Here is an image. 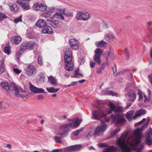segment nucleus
I'll list each match as a JSON object with an SVG mask.
<instances>
[{
  "label": "nucleus",
  "instance_id": "obj_1",
  "mask_svg": "<svg viewBox=\"0 0 152 152\" xmlns=\"http://www.w3.org/2000/svg\"><path fill=\"white\" fill-rule=\"evenodd\" d=\"M98 110H93L92 112V117L94 120H99L102 118H104L106 115L110 114L113 111L110 109L105 108L102 105L97 107Z\"/></svg>",
  "mask_w": 152,
  "mask_h": 152
},
{
  "label": "nucleus",
  "instance_id": "obj_2",
  "mask_svg": "<svg viewBox=\"0 0 152 152\" xmlns=\"http://www.w3.org/2000/svg\"><path fill=\"white\" fill-rule=\"evenodd\" d=\"M140 130H142V129H136L134 132L135 136L134 140L129 143V145L137 152H141L143 148L142 145L139 146H137L140 143V140L142 137V134L140 132Z\"/></svg>",
  "mask_w": 152,
  "mask_h": 152
},
{
  "label": "nucleus",
  "instance_id": "obj_3",
  "mask_svg": "<svg viewBox=\"0 0 152 152\" xmlns=\"http://www.w3.org/2000/svg\"><path fill=\"white\" fill-rule=\"evenodd\" d=\"M126 135L123 133L116 141L117 146L121 149L122 152H131L132 149L126 144Z\"/></svg>",
  "mask_w": 152,
  "mask_h": 152
},
{
  "label": "nucleus",
  "instance_id": "obj_4",
  "mask_svg": "<svg viewBox=\"0 0 152 152\" xmlns=\"http://www.w3.org/2000/svg\"><path fill=\"white\" fill-rule=\"evenodd\" d=\"M72 51L69 49L65 52L64 56L65 64V68L68 71H72L73 69L74 64L72 61Z\"/></svg>",
  "mask_w": 152,
  "mask_h": 152
},
{
  "label": "nucleus",
  "instance_id": "obj_5",
  "mask_svg": "<svg viewBox=\"0 0 152 152\" xmlns=\"http://www.w3.org/2000/svg\"><path fill=\"white\" fill-rule=\"evenodd\" d=\"M82 121V120H79L78 118L76 120L72 123H68L63 125L60 126V130L65 132H68L69 131V127H76L79 126Z\"/></svg>",
  "mask_w": 152,
  "mask_h": 152
},
{
  "label": "nucleus",
  "instance_id": "obj_6",
  "mask_svg": "<svg viewBox=\"0 0 152 152\" xmlns=\"http://www.w3.org/2000/svg\"><path fill=\"white\" fill-rule=\"evenodd\" d=\"M107 126V125L105 124L104 122H102L101 125L97 126L95 130L94 134L95 137L99 136L103 134L106 129Z\"/></svg>",
  "mask_w": 152,
  "mask_h": 152
},
{
  "label": "nucleus",
  "instance_id": "obj_7",
  "mask_svg": "<svg viewBox=\"0 0 152 152\" xmlns=\"http://www.w3.org/2000/svg\"><path fill=\"white\" fill-rule=\"evenodd\" d=\"M111 118L113 122L117 125H121L124 124L126 121V119L124 117L120 114L117 115H111Z\"/></svg>",
  "mask_w": 152,
  "mask_h": 152
},
{
  "label": "nucleus",
  "instance_id": "obj_8",
  "mask_svg": "<svg viewBox=\"0 0 152 152\" xmlns=\"http://www.w3.org/2000/svg\"><path fill=\"white\" fill-rule=\"evenodd\" d=\"M32 8L34 10L43 12L47 9V6L44 4L36 3L34 4Z\"/></svg>",
  "mask_w": 152,
  "mask_h": 152
},
{
  "label": "nucleus",
  "instance_id": "obj_9",
  "mask_svg": "<svg viewBox=\"0 0 152 152\" xmlns=\"http://www.w3.org/2000/svg\"><path fill=\"white\" fill-rule=\"evenodd\" d=\"M68 132H65L62 131V130H60V127L59 128V131L58 133V135H60V137L56 136L54 137V140L56 142L61 143L62 142L61 138L62 137H65L67 136V133Z\"/></svg>",
  "mask_w": 152,
  "mask_h": 152
},
{
  "label": "nucleus",
  "instance_id": "obj_10",
  "mask_svg": "<svg viewBox=\"0 0 152 152\" xmlns=\"http://www.w3.org/2000/svg\"><path fill=\"white\" fill-rule=\"evenodd\" d=\"M81 144H77L67 147L64 148V152H73L79 151L82 148Z\"/></svg>",
  "mask_w": 152,
  "mask_h": 152
},
{
  "label": "nucleus",
  "instance_id": "obj_11",
  "mask_svg": "<svg viewBox=\"0 0 152 152\" xmlns=\"http://www.w3.org/2000/svg\"><path fill=\"white\" fill-rule=\"evenodd\" d=\"M126 96L128 101L132 102H133L136 98V94L135 91L132 89H130L129 91L126 95Z\"/></svg>",
  "mask_w": 152,
  "mask_h": 152
},
{
  "label": "nucleus",
  "instance_id": "obj_12",
  "mask_svg": "<svg viewBox=\"0 0 152 152\" xmlns=\"http://www.w3.org/2000/svg\"><path fill=\"white\" fill-rule=\"evenodd\" d=\"M29 88L30 90L34 93H45L43 89L37 87L31 83H30Z\"/></svg>",
  "mask_w": 152,
  "mask_h": 152
},
{
  "label": "nucleus",
  "instance_id": "obj_13",
  "mask_svg": "<svg viewBox=\"0 0 152 152\" xmlns=\"http://www.w3.org/2000/svg\"><path fill=\"white\" fill-rule=\"evenodd\" d=\"M95 56L94 58V61L97 63L99 65L100 64V56L102 53L101 49L99 48H97L96 49L95 51Z\"/></svg>",
  "mask_w": 152,
  "mask_h": 152
},
{
  "label": "nucleus",
  "instance_id": "obj_14",
  "mask_svg": "<svg viewBox=\"0 0 152 152\" xmlns=\"http://www.w3.org/2000/svg\"><path fill=\"white\" fill-rule=\"evenodd\" d=\"M25 72L27 75L31 76L32 75L34 72L36 71V68L31 65H29L25 70Z\"/></svg>",
  "mask_w": 152,
  "mask_h": 152
},
{
  "label": "nucleus",
  "instance_id": "obj_15",
  "mask_svg": "<svg viewBox=\"0 0 152 152\" xmlns=\"http://www.w3.org/2000/svg\"><path fill=\"white\" fill-rule=\"evenodd\" d=\"M1 86L7 93H9L11 90L12 84L8 82H3L0 84Z\"/></svg>",
  "mask_w": 152,
  "mask_h": 152
},
{
  "label": "nucleus",
  "instance_id": "obj_16",
  "mask_svg": "<svg viewBox=\"0 0 152 152\" xmlns=\"http://www.w3.org/2000/svg\"><path fill=\"white\" fill-rule=\"evenodd\" d=\"M70 46L74 49H77L78 47V40L72 39H70L69 41Z\"/></svg>",
  "mask_w": 152,
  "mask_h": 152
},
{
  "label": "nucleus",
  "instance_id": "obj_17",
  "mask_svg": "<svg viewBox=\"0 0 152 152\" xmlns=\"http://www.w3.org/2000/svg\"><path fill=\"white\" fill-rule=\"evenodd\" d=\"M10 91H12L15 96H17L19 95V91L18 87L13 83H12Z\"/></svg>",
  "mask_w": 152,
  "mask_h": 152
},
{
  "label": "nucleus",
  "instance_id": "obj_18",
  "mask_svg": "<svg viewBox=\"0 0 152 152\" xmlns=\"http://www.w3.org/2000/svg\"><path fill=\"white\" fill-rule=\"evenodd\" d=\"M16 3L20 6L23 10H28L30 9V5L28 3H23L19 1H17Z\"/></svg>",
  "mask_w": 152,
  "mask_h": 152
},
{
  "label": "nucleus",
  "instance_id": "obj_19",
  "mask_svg": "<svg viewBox=\"0 0 152 152\" xmlns=\"http://www.w3.org/2000/svg\"><path fill=\"white\" fill-rule=\"evenodd\" d=\"M47 24L45 21L42 19H40L36 23V26L38 28L44 27Z\"/></svg>",
  "mask_w": 152,
  "mask_h": 152
},
{
  "label": "nucleus",
  "instance_id": "obj_20",
  "mask_svg": "<svg viewBox=\"0 0 152 152\" xmlns=\"http://www.w3.org/2000/svg\"><path fill=\"white\" fill-rule=\"evenodd\" d=\"M53 31V29L50 26H46L42 30L43 33L47 34H51L52 33Z\"/></svg>",
  "mask_w": 152,
  "mask_h": 152
},
{
  "label": "nucleus",
  "instance_id": "obj_21",
  "mask_svg": "<svg viewBox=\"0 0 152 152\" xmlns=\"http://www.w3.org/2000/svg\"><path fill=\"white\" fill-rule=\"evenodd\" d=\"M51 25L53 28H57L60 26L59 22L58 20H52L50 22Z\"/></svg>",
  "mask_w": 152,
  "mask_h": 152
},
{
  "label": "nucleus",
  "instance_id": "obj_22",
  "mask_svg": "<svg viewBox=\"0 0 152 152\" xmlns=\"http://www.w3.org/2000/svg\"><path fill=\"white\" fill-rule=\"evenodd\" d=\"M13 42L15 44L18 45L21 41L22 39L19 36H15L12 37Z\"/></svg>",
  "mask_w": 152,
  "mask_h": 152
},
{
  "label": "nucleus",
  "instance_id": "obj_23",
  "mask_svg": "<svg viewBox=\"0 0 152 152\" xmlns=\"http://www.w3.org/2000/svg\"><path fill=\"white\" fill-rule=\"evenodd\" d=\"M134 113L133 110H131L126 113V114L125 116L126 117L127 119L129 121H131L132 120V117L133 114Z\"/></svg>",
  "mask_w": 152,
  "mask_h": 152
},
{
  "label": "nucleus",
  "instance_id": "obj_24",
  "mask_svg": "<svg viewBox=\"0 0 152 152\" xmlns=\"http://www.w3.org/2000/svg\"><path fill=\"white\" fill-rule=\"evenodd\" d=\"M105 39L107 41L110 42L115 39V37L113 34H108L106 35Z\"/></svg>",
  "mask_w": 152,
  "mask_h": 152
},
{
  "label": "nucleus",
  "instance_id": "obj_25",
  "mask_svg": "<svg viewBox=\"0 0 152 152\" xmlns=\"http://www.w3.org/2000/svg\"><path fill=\"white\" fill-rule=\"evenodd\" d=\"M9 6L10 10L12 12H16L18 10V8L16 4H14L11 5H9Z\"/></svg>",
  "mask_w": 152,
  "mask_h": 152
},
{
  "label": "nucleus",
  "instance_id": "obj_26",
  "mask_svg": "<svg viewBox=\"0 0 152 152\" xmlns=\"http://www.w3.org/2000/svg\"><path fill=\"white\" fill-rule=\"evenodd\" d=\"M48 81L53 86H55L57 84L55 78L52 76L48 77Z\"/></svg>",
  "mask_w": 152,
  "mask_h": 152
},
{
  "label": "nucleus",
  "instance_id": "obj_27",
  "mask_svg": "<svg viewBox=\"0 0 152 152\" xmlns=\"http://www.w3.org/2000/svg\"><path fill=\"white\" fill-rule=\"evenodd\" d=\"M46 89L48 92L50 93L57 92L60 89L59 88H56L53 87H51L49 88L46 87Z\"/></svg>",
  "mask_w": 152,
  "mask_h": 152
},
{
  "label": "nucleus",
  "instance_id": "obj_28",
  "mask_svg": "<svg viewBox=\"0 0 152 152\" xmlns=\"http://www.w3.org/2000/svg\"><path fill=\"white\" fill-rule=\"evenodd\" d=\"M145 143L147 145H151L152 144V137L148 134V136L145 137Z\"/></svg>",
  "mask_w": 152,
  "mask_h": 152
},
{
  "label": "nucleus",
  "instance_id": "obj_29",
  "mask_svg": "<svg viewBox=\"0 0 152 152\" xmlns=\"http://www.w3.org/2000/svg\"><path fill=\"white\" fill-rule=\"evenodd\" d=\"M90 14L87 12H83L82 17V20L86 21L88 20L90 18Z\"/></svg>",
  "mask_w": 152,
  "mask_h": 152
},
{
  "label": "nucleus",
  "instance_id": "obj_30",
  "mask_svg": "<svg viewBox=\"0 0 152 152\" xmlns=\"http://www.w3.org/2000/svg\"><path fill=\"white\" fill-rule=\"evenodd\" d=\"M4 64L3 61H0V74H2L5 71Z\"/></svg>",
  "mask_w": 152,
  "mask_h": 152
},
{
  "label": "nucleus",
  "instance_id": "obj_31",
  "mask_svg": "<svg viewBox=\"0 0 152 152\" xmlns=\"http://www.w3.org/2000/svg\"><path fill=\"white\" fill-rule=\"evenodd\" d=\"M83 12L81 11L77 12L76 18L78 20H82Z\"/></svg>",
  "mask_w": 152,
  "mask_h": 152
},
{
  "label": "nucleus",
  "instance_id": "obj_32",
  "mask_svg": "<svg viewBox=\"0 0 152 152\" xmlns=\"http://www.w3.org/2000/svg\"><path fill=\"white\" fill-rule=\"evenodd\" d=\"M53 17L54 18L61 19L64 20V16L62 14L60 13H56L53 15Z\"/></svg>",
  "mask_w": 152,
  "mask_h": 152
},
{
  "label": "nucleus",
  "instance_id": "obj_33",
  "mask_svg": "<svg viewBox=\"0 0 152 152\" xmlns=\"http://www.w3.org/2000/svg\"><path fill=\"white\" fill-rule=\"evenodd\" d=\"M35 44V42L32 41L27 42L28 49L32 50L33 47L34 45Z\"/></svg>",
  "mask_w": 152,
  "mask_h": 152
},
{
  "label": "nucleus",
  "instance_id": "obj_34",
  "mask_svg": "<svg viewBox=\"0 0 152 152\" xmlns=\"http://www.w3.org/2000/svg\"><path fill=\"white\" fill-rule=\"evenodd\" d=\"M27 44V42H23L20 47V50L22 51L23 50H28Z\"/></svg>",
  "mask_w": 152,
  "mask_h": 152
},
{
  "label": "nucleus",
  "instance_id": "obj_35",
  "mask_svg": "<svg viewBox=\"0 0 152 152\" xmlns=\"http://www.w3.org/2000/svg\"><path fill=\"white\" fill-rule=\"evenodd\" d=\"M106 43L103 41H101L96 42V45L98 47L103 48L104 47Z\"/></svg>",
  "mask_w": 152,
  "mask_h": 152
},
{
  "label": "nucleus",
  "instance_id": "obj_36",
  "mask_svg": "<svg viewBox=\"0 0 152 152\" xmlns=\"http://www.w3.org/2000/svg\"><path fill=\"white\" fill-rule=\"evenodd\" d=\"M123 110L122 108L120 106H118L115 110V115L120 114L119 113L122 112Z\"/></svg>",
  "mask_w": 152,
  "mask_h": 152
},
{
  "label": "nucleus",
  "instance_id": "obj_37",
  "mask_svg": "<svg viewBox=\"0 0 152 152\" xmlns=\"http://www.w3.org/2000/svg\"><path fill=\"white\" fill-rule=\"evenodd\" d=\"M79 70H77L75 71L74 77L75 78H80L83 77V75L79 73Z\"/></svg>",
  "mask_w": 152,
  "mask_h": 152
},
{
  "label": "nucleus",
  "instance_id": "obj_38",
  "mask_svg": "<svg viewBox=\"0 0 152 152\" xmlns=\"http://www.w3.org/2000/svg\"><path fill=\"white\" fill-rule=\"evenodd\" d=\"M104 94L106 95H111L112 96H115L117 94L113 91L109 90H106L104 92Z\"/></svg>",
  "mask_w": 152,
  "mask_h": 152
},
{
  "label": "nucleus",
  "instance_id": "obj_39",
  "mask_svg": "<svg viewBox=\"0 0 152 152\" xmlns=\"http://www.w3.org/2000/svg\"><path fill=\"white\" fill-rule=\"evenodd\" d=\"M7 16L4 14L0 12V22H1L5 18H7Z\"/></svg>",
  "mask_w": 152,
  "mask_h": 152
},
{
  "label": "nucleus",
  "instance_id": "obj_40",
  "mask_svg": "<svg viewBox=\"0 0 152 152\" xmlns=\"http://www.w3.org/2000/svg\"><path fill=\"white\" fill-rule=\"evenodd\" d=\"M147 120L148 121V123H146L145 124H144L143 125H142V126L141 128L139 129H142V130H140V132L141 134V132L142 131L144 128H146L147 126H148V123H149V117H148V118H147Z\"/></svg>",
  "mask_w": 152,
  "mask_h": 152
},
{
  "label": "nucleus",
  "instance_id": "obj_41",
  "mask_svg": "<svg viewBox=\"0 0 152 152\" xmlns=\"http://www.w3.org/2000/svg\"><path fill=\"white\" fill-rule=\"evenodd\" d=\"M50 15V14L48 11H45L42 13L41 16L45 18H48Z\"/></svg>",
  "mask_w": 152,
  "mask_h": 152
},
{
  "label": "nucleus",
  "instance_id": "obj_42",
  "mask_svg": "<svg viewBox=\"0 0 152 152\" xmlns=\"http://www.w3.org/2000/svg\"><path fill=\"white\" fill-rule=\"evenodd\" d=\"M138 114V116H141L142 115H144L146 113V111L145 110L141 109L139 110L137 112Z\"/></svg>",
  "mask_w": 152,
  "mask_h": 152
},
{
  "label": "nucleus",
  "instance_id": "obj_43",
  "mask_svg": "<svg viewBox=\"0 0 152 152\" xmlns=\"http://www.w3.org/2000/svg\"><path fill=\"white\" fill-rule=\"evenodd\" d=\"M83 128H81L76 130L75 131L73 132V134L75 136H77L78 135L80 132L82 131Z\"/></svg>",
  "mask_w": 152,
  "mask_h": 152
},
{
  "label": "nucleus",
  "instance_id": "obj_44",
  "mask_svg": "<svg viewBox=\"0 0 152 152\" xmlns=\"http://www.w3.org/2000/svg\"><path fill=\"white\" fill-rule=\"evenodd\" d=\"M130 71V70L129 69H125L124 70H123L121 72H118L116 75V76H117L118 75H123V74L125 73V72H126L128 71V72H129Z\"/></svg>",
  "mask_w": 152,
  "mask_h": 152
},
{
  "label": "nucleus",
  "instance_id": "obj_45",
  "mask_svg": "<svg viewBox=\"0 0 152 152\" xmlns=\"http://www.w3.org/2000/svg\"><path fill=\"white\" fill-rule=\"evenodd\" d=\"M64 15L66 17H72L73 16V13L72 12H66L64 13Z\"/></svg>",
  "mask_w": 152,
  "mask_h": 152
},
{
  "label": "nucleus",
  "instance_id": "obj_46",
  "mask_svg": "<svg viewBox=\"0 0 152 152\" xmlns=\"http://www.w3.org/2000/svg\"><path fill=\"white\" fill-rule=\"evenodd\" d=\"M4 52L7 54L9 55L10 54V48L9 47L6 46L5 47L4 49Z\"/></svg>",
  "mask_w": 152,
  "mask_h": 152
},
{
  "label": "nucleus",
  "instance_id": "obj_47",
  "mask_svg": "<svg viewBox=\"0 0 152 152\" xmlns=\"http://www.w3.org/2000/svg\"><path fill=\"white\" fill-rule=\"evenodd\" d=\"M21 53L19 51L17 52L16 53V59L17 60V61L18 62H19L20 60V55L21 54Z\"/></svg>",
  "mask_w": 152,
  "mask_h": 152
},
{
  "label": "nucleus",
  "instance_id": "obj_48",
  "mask_svg": "<svg viewBox=\"0 0 152 152\" xmlns=\"http://www.w3.org/2000/svg\"><path fill=\"white\" fill-rule=\"evenodd\" d=\"M37 61L38 64L40 65H42L43 64L42 60V57L39 55L38 56L37 58Z\"/></svg>",
  "mask_w": 152,
  "mask_h": 152
},
{
  "label": "nucleus",
  "instance_id": "obj_49",
  "mask_svg": "<svg viewBox=\"0 0 152 152\" xmlns=\"http://www.w3.org/2000/svg\"><path fill=\"white\" fill-rule=\"evenodd\" d=\"M138 94L139 96L138 99L139 100L141 101L143 99V96L142 94V92L140 90H138Z\"/></svg>",
  "mask_w": 152,
  "mask_h": 152
},
{
  "label": "nucleus",
  "instance_id": "obj_50",
  "mask_svg": "<svg viewBox=\"0 0 152 152\" xmlns=\"http://www.w3.org/2000/svg\"><path fill=\"white\" fill-rule=\"evenodd\" d=\"M22 21V16H20L18 18H15L14 20V22L17 23L19 22Z\"/></svg>",
  "mask_w": 152,
  "mask_h": 152
},
{
  "label": "nucleus",
  "instance_id": "obj_51",
  "mask_svg": "<svg viewBox=\"0 0 152 152\" xmlns=\"http://www.w3.org/2000/svg\"><path fill=\"white\" fill-rule=\"evenodd\" d=\"M120 129L119 128L116 129L115 130L111 132V136L114 135L120 131Z\"/></svg>",
  "mask_w": 152,
  "mask_h": 152
},
{
  "label": "nucleus",
  "instance_id": "obj_52",
  "mask_svg": "<svg viewBox=\"0 0 152 152\" xmlns=\"http://www.w3.org/2000/svg\"><path fill=\"white\" fill-rule=\"evenodd\" d=\"M98 146L99 147H109L107 144L104 143H99L98 144Z\"/></svg>",
  "mask_w": 152,
  "mask_h": 152
},
{
  "label": "nucleus",
  "instance_id": "obj_53",
  "mask_svg": "<svg viewBox=\"0 0 152 152\" xmlns=\"http://www.w3.org/2000/svg\"><path fill=\"white\" fill-rule=\"evenodd\" d=\"M110 52H109L108 53L107 55L112 60H115V58L113 54H111L110 55Z\"/></svg>",
  "mask_w": 152,
  "mask_h": 152
},
{
  "label": "nucleus",
  "instance_id": "obj_54",
  "mask_svg": "<svg viewBox=\"0 0 152 152\" xmlns=\"http://www.w3.org/2000/svg\"><path fill=\"white\" fill-rule=\"evenodd\" d=\"M109 106L110 109H111L113 111H115V106L114 104L110 103L109 104Z\"/></svg>",
  "mask_w": 152,
  "mask_h": 152
},
{
  "label": "nucleus",
  "instance_id": "obj_55",
  "mask_svg": "<svg viewBox=\"0 0 152 152\" xmlns=\"http://www.w3.org/2000/svg\"><path fill=\"white\" fill-rule=\"evenodd\" d=\"M56 10L57 11H59L61 13V14H63L64 15V13H65V9H56Z\"/></svg>",
  "mask_w": 152,
  "mask_h": 152
},
{
  "label": "nucleus",
  "instance_id": "obj_56",
  "mask_svg": "<svg viewBox=\"0 0 152 152\" xmlns=\"http://www.w3.org/2000/svg\"><path fill=\"white\" fill-rule=\"evenodd\" d=\"M113 74L115 73L117 71V68L116 64H114V66L112 68Z\"/></svg>",
  "mask_w": 152,
  "mask_h": 152
},
{
  "label": "nucleus",
  "instance_id": "obj_57",
  "mask_svg": "<svg viewBox=\"0 0 152 152\" xmlns=\"http://www.w3.org/2000/svg\"><path fill=\"white\" fill-rule=\"evenodd\" d=\"M55 8L53 7H50L48 8V12L50 13L53 12V11L55 10Z\"/></svg>",
  "mask_w": 152,
  "mask_h": 152
},
{
  "label": "nucleus",
  "instance_id": "obj_58",
  "mask_svg": "<svg viewBox=\"0 0 152 152\" xmlns=\"http://www.w3.org/2000/svg\"><path fill=\"white\" fill-rule=\"evenodd\" d=\"M63 150L62 149H55L53 150L51 152H62Z\"/></svg>",
  "mask_w": 152,
  "mask_h": 152
},
{
  "label": "nucleus",
  "instance_id": "obj_59",
  "mask_svg": "<svg viewBox=\"0 0 152 152\" xmlns=\"http://www.w3.org/2000/svg\"><path fill=\"white\" fill-rule=\"evenodd\" d=\"M96 63L95 62L90 61V66L91 68H94V66Z\"/></svg>",
  "mask_w": 152,
  "mask_h": 152
},
{
  "label": "nucleus",
  "instance_id": "obj_60",
  "mask_svg": "<svg viewBox=\"0 0 152 152\" xmlns=\"http://www.w3.org/2000/svg\"><path fill=\"white\" fill-rule=\"evenodd\" d=\"M102 70H103L100 67L97 69L96 71V72L98 74H99L102 72Z\"/></svg>",
  "mask_w": 152,
  "mask_h": 152
},
{
  "label": "nucleus",
  "instance_id": "obj_61",
  "mask_svg": "<svg viewBox=\"0 0 152 152\" xmlns=\"http://www.w3.org/2000/svg\"><path fill=\"white\" fill-rule=\"evenodd\" d=\"M106 64L108 66H109L110 65V61L109 60L108 57H107V58L106 59Z\"/></svg>",
  "mask_w": 152,
  "mask_h": 152
},
{
  "label": "nucleus",
  "instance_id": "obj_62",
  "mask_svg": "<svg viewBox=\"0 0 152 152\" xmlns=\"http://www.w3.org/2000/svg\"><path fill=\"white\" fill-rule=\"evenodd\" d=\"M13 70L14 72L16 74H19L20 72V71L17 69L14 68Z\"/></svg>",
  "mask_w": 152,
  "mask_h": 152
},
{
  "label": "nucleus",
  "instance_id": "obj_63",
  "mask_svg": "<svg viewBox=\"0 0 152 152\" xmlns=\"http://www.w3.org/2000/svg\"><path fill=\"white\" fill-rule=\"evenodd\" d=\"M91 132H89L86 136V138H87L88 140L90 139V138L91 137Z\"/></svg>",
  "mask_w": 152,
  "mask_h": 152
},
{
  "label": "nucleus",
  "instance_id": "obj_64",
  "mask_svg": "<svg viewBox=\"0 0 152 152\" xmlns=\"http://www.w3.org/2000/svg\"><path fill=\"white\" fill-rule=\"evenodd\" d=\"M38 99H43L44 98V96L43 95H38L37 96Z\"/></svg>",
  "mask_w": 152,
  "mask_h": 152
}]
</instances>
